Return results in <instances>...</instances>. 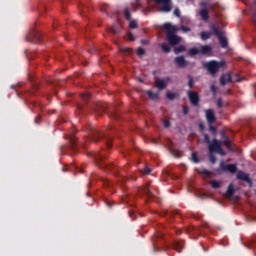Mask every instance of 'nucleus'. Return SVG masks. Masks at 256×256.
<instances>
[{
	"label": "nucleus",
	"instance_id": "nucleus-61",
	"mask_svg": "<svg viewBox=\"0 0 256 256\" xmlns=\"http://www.w3.org/2000/svg\"><path fill=\"white\" fill-rule=\"evenodd\" d=\"M252 243H256V240H255V239H253V240H252Z\"/></svg>",
	"mask_w": 256,
	"mask_h": 256
},
{
	"label": "nucleus",
	"instance_id": "nucleus-7",
	"mask_svg": "<svg viewBox=\"0 0 256 256\" xmlns=\"http://www.w3.org/2000/svg\"><path fill=\"white\" fill-rule=\"evenodd\" d=\"M29 43H39L41 41V33L37 29H32L26 36Z\"/></svg>",
	"mask_w": 256,
	"mask_h": 256
},
{
	"label": "nucleus",
	"instance_id": "nucleus-1",
	"mask_svg": "<svg viewBox=\"0 0 256 256\" xmlns=\"http://www.w3.org/2000/svg\"><path fill=\"white\" fill-rule=\"evenodd\" d=\"M87 130L89 131V134L86 137V141H89L90 143H98V141H101V139H104V143L107 149H111V145L113 143V137H111V134L107 132H103L93 127V125L91 124L87 126Z\"/></svg>",
	"mask_w": 256,
	"mask_h": 256
},
{
	"label": "nucleus",
	"instance_id": "nucleus-3",
	"mask_svg": "<svg viewBox=\"0 0 256 256\" xmlns=\"http://www.w3.org/2000/svg\"><path fill=\"white\" fill-rule=\"evenodd\" d=\"M93 157L95 159V163L97 167L100 169H104V171H107L109 173L110 171H115L117 169V166L112 163H107L105 159H107V156L103 154V152H96L93 154Z\"/></svg>",
	"mask_w": 256,
	"mask_h": 256
},
{
	"label": "nucleus",
	"instance_id": "nucleus-21",
	"mask_svg": "<svg viewBox=\"0 0 256 256\" xmlns=\"http://www.w3.org/2000/svg\"><path fill=\"white\" fill-rule=\"evenodd\" d=\"M199 15L202 21H209V11L206 8L201 9Z\"/></svg>",
	"mask_w": 256,
	"mask_h": 256
},
{
	"label": "nucleus",
	"instance_id": "nucleus-59",
	"mask_svg": "<svg viewBox=\"0 0 256 256\" xmlns=\"http://www.w3.org/2000/svg\"><path fill=\"white\" fill-rule=\"evenodd\" d=\"M253 21L256 24V14L253 16Z\"/></svg>",
	"mask_w": 256,
	"mask_h": 256
},
{
	"label": "nucleus",
	"instance_id": "nucleus-50",
	"mask_svg": "<svg viewBox=\"0 0 256 256\" xmlns=\"http://www.w3.org/2000/svg\"><path fill=\"white\" fill-rule=\"evenodd\" d=\"M163 124L166 129H169V127H171V122H169L168 120H164Z\"/></svg>",
	"mask_w": 256,
	"mask_h": 256
},
{
	"label": "nucleus",
	"instance_id": "nucleus-20",
	"mask_svg": "<svg viewBox=\"0 0 256 256\" xmlns=\"http://www.w3.org/2000/svg\"><path fill=\"white\" fill-rule=\"evenodd\" d=\"M70 147L72 151H77V138L73 135L69 136Z\"/></svg>",
	"mask_w": 256,
	"mask_h": 256
},
{
	"label": "nucleus",
	"instance_id": "nucleus-22",
	"mask_svg": "<svg viewBox=\"0 0 256 256\" xmlns=\"http://www.w3.org/2000/svg\"><path fill=\"white\" fill-rule=\"evenodd\" d=\"M185 51H187V47L185 45H179L177 47H174L175 55H179V53H185Z\"/></svg>",
	"mask_w": 256,
	"mask_h": 256
},
{
	"label": "nucleus",
	"instance_id": "nucleus-36",
	"mask_svg": "<svg viewBox=\"0 0 256 256\" xmlns=\"http://www.w3.org/2000/svg\"><path fill=\"white\" fill-rule=\"evenodd\" d=\"M224 145L228 149V151H233V148L231 147V141L229 139L224 141Z\"/></svg>",
	"mask_w": 256,
	"mask_h": 256
},
{
	"label": "nucleus",
	"instance_id": "nucleus-60",
	"mask_svg": "<svg viewBox=\"0 0 256 256\" xmlns=\"http://www.w3.org/2000/svg\"><path fill=\"white\" fill-rule=\"evenodd\" d=\"M142 43H143L144 45H147V41H146V40H143Z\"/></svg>",
	"mask_w": 256,
	"mask_h": 256
},
{
	"label": "nucleus",
	"instance_id": "nucleus-35",
	"mask_svg": "<svg viewBox=\"0 0 256 256\" xmlns=\"http://www.w3.org/2000/svg\"><path fill=\"white\" fill-rule=\"evenodd\" d=\"M188 87L189 89H193V84L195 83V81L193 80V76L188 75Z\"/></svg>",
	"mask_w": 256,
	"mask_h": 256
},
{
	"label": "nucleus",
	"instance_id": "nucleus-15",
	"mask_svg": "<svg viewBox=\"0 0 256 256\" xmlns=\"http://www.w3.org/2000/svg\"><path fill=\"white\" fill-rule=\"evenodd\" d=\"M206 119L209 125H213V123L217 121V118L215 117V112L213 111V109L206 110Z\"/></svg>",
	"mask_w": 256,
	"mask_h": 256
},
{
	"label": "nucleus",
	"instance_id": "nucleus-42",
	"mask_svg": "<svg viewBox=\"0 0 256 256\" xmlns=\"http://www.w3.org/2000/svg\"><path fill=\"white\" fill-rule=\"evenodd\" d=\"M216 105H217L218 109L223 108V99L218 98Z\"/></svg>",
	"mask_w": 256,
	"mask_h": 256
},
{
	"label": "nucleus",
	"instance_id": "nucleus-38",
	"mask_svg": "<svg viewBox=\"0 0 256 256\" xmlns=\"http://www.w3.org/2000/svg\"><path fill=\"white\" fill-rule=\"evenodd\" d=\"M191 157L194 163H199V156L197 155V153L193 152Z\"/></svg>",
	"mask_w": 256,
	"mask_h": 256
},
{
	"label": "nucleus",
	"instance_id": "nucleus-12",
	"mask_svg": "<svg viewBox=\"0 0 256 256\" xmlns=\"http://www.w3.org/2000/svg\"><path fill=\"white\" fill-rule=\"evenodd\" d=\"M221 147V141L214 139L208 144L209 153H217Z\"/></svg>",
	"mask_w": 256,
	"mask_h": 256
},
{
	"label": "nucleus",
	"instance_id": "nucleus-31",
	"mask_svg": "<svg viewBox=\"0 0 256 256\" xmlns=\"http://www.w3.org/2000/svg\"><path fill=\"white\" fill-rule=\"evenodd\" d=\"M81 99L84 103H87L89 101V99H91V94L90 93H82Z\"/></svg>",
	"mask_w": 256,
	"mask_h": 256
},
{
	"label": "nucleus",
	"instance_id": "nucleus-23",
	"mask_svg": "<svg viewBox=\"0 0 256 256\" xmlns=\"http://www.w3.org/2000/svg\"><path fill=\"white\" fill-rule=\"evenodd\" d=\"M157 239H163V233L157 232L153 238V247L157 251Z\"/></svg>",
	"mask_w": 256,
	"mask_h": 256
},
{
	"label": "nucleus",
	"instance_id": "nucleus-43",
	"mask_svg": "<svg viewBox=\"0 0 256 256\" xmlns=\"http://www.w3.org/2000/svg\"><path fill=\"white\" fill-rule=\"evenodd\" d=\"M209 161L212 162V163H216L217 158L214 156L213 153L209 154Z\"/></svg>",
	"mask_w": 256,
	"mask_h": 256
},
{
	"label": "nucleus",
	"instance_id": "nucleus-57",
	"mask_svg": "<svg viewBox=\"0 0 256 256\" xmlns=\"http://www.w3.org/2000/svg\"><path fill=\"white\" fill-rule=\"evenodd\" d=\"M78 109L80 110V111H83V105H78Z\"/></svg>",
	"mask_w": 256,
	"mask_h": 256
},
{
	"label": "nucleus",
	"instance_id": "nucleus-47",
	"mask_svg": "<svg viewBox=\"0 0 256 256\" xmlns=\"http://www.w3.org/2000/svg\"><path fill=\"white\" fill-rule=\"evenodd\" d=\"M181 31H183L184 33H189V31H191V28L187 26H181Z\"/></svg>",
	"mask_w": 256,
	"mask_h": 256
},
{
	"label": "nucleus",
	"instance_id": "nucleus-8",
	"mask_svg": "<svg viewBox=\"0 0 256 256\" xmlns=\"http://www.w3.org/2000/svg\"><path fill=\"white\" fill-rule=\"evenodd\" d=\"M187 95L191 105H193V107H199V103L201 101V98L199 97V93L189 90Z\"/></svg>",
	"mask_w": 256,
	"mask_h": 256
},
{
	"label": "nucleus",
	"instance_id": "nucleus-51",
	"mask_svg": "<svg viewBox=\"0 0 256 256\" xmlns=\"http://www.w3.org/2000/svg\"><path fill=\"white\" fill-rule=\"evenodd\" d=\"M108 117H113V119H119V116L117 115V113H108Z\"/></svg>",
	"mask_w": 256,
	"mask_h": 256
},
{
	"label": "nucleus",
	"instance_id": "nucleus-5",
	"mask_svg": "<svg viewBox=\"0 0 256 256\" xmlns=\"http://www.w3.org/2000/svg\"><path fill=\"white\" fill-rule=\"evenodd\" d=\"M210 29H211V31H213V34L216 37H218L221 47L223 49H225V47H227L229 45V41L227 40V38L223 37V35H224L223 31H221V29H219L218 26L215 24H212L210 26Z\"/></svg>",
	"mask_w": 256,
	"mask_h": 256
},
{
	"label": "nucleus",
	"instance_id": "nucleus-48",
	"mask_svg": "<svg viewBox=\"0 0 256 256\" xmlns=\"http://www.w3.org/2000/svg\"><path fill=\"white\" fill-rule=\"evenodd\" d=\"M71 169H76V171H81V173H83V170L80 169V168H77V166H75V164H73V165L71 166V168H68L67 171H71Z\"/></svg>",
	"mask_w": 256,
	"mask_h": 256
},
{
	"label": "nucleus",
	"instance_id": "nucleus-10",
	"mask_svg": "<svg viewBox=\"0 0 256 256\" xmlns=\"http://www.w3.org/2000/svg\"><path fill=\"white\" fill-rule=\"evenodd\" d=\"M220 169H222L224 173L235 174V172L237 171V164H225V162H221Z\"/></svg>",
	"mask_w": 256,
	"mask_h": 256
},
{
	"label": "nucleus",
	"instance_id": "nucleus-32",
	"mask_svg": "<svg viewBox=\"0 0 256 256\" xmlns=\"http://www.w3.org/2000/svg\"><path fill=\"white\" fill-rule=\"evenodd\" d=\"M124 17L126 21H131V12L129 11V8L124 9Z\"/></svg>",
	"mask_w": 256,
	"mask_h": 256
},
{
	"label": "nucleus",
	"instance_id": "nucleus-11",
	"mask_svg": "<svg viewBox=\"0 0 256 256\" xmlns=\"http://www.w3.org/2000/svg\"><path fill=\"white\" fill-rule=\"evenodd\" d=\"M94 111L98 113V115H102V113H108L109 111V104L99 102L95 105Z\"/></svg>",
	"mask_w": 256,
	"mask_h": 256
},
{
	"label": "nucleus",
	"instance_id": "nucleus-37",
	"mask_svg": "<svg viewBox=\"0 0 256 256\" xmlns=\"http://www.w3.org/2000/svg\"><path fill=\"white\" fill-rule=\"evenodd\" d=\"M129 27H130V29H137V27H138L137 21L131 20L129 23Z\"/></svg>",
	"mask_w": 256,
	"mask_h": 256
},
{
	"label": "nucleus",
	"instance_id": "nucleus-53",
	"mask_svg": "<svg viewBox=\"0 0 256 256\" xmlns=\"http://www.w3.org/2000/svg\"><path fill=\"white\" fill-rule=\"evenodd\" d=\"M216 153H219V155L225 156V151L223 150V148H221V146H220V149L218 150V152H216Z\"/></svg>",
	"mask_w": 256,
	"mask_h": 256
},
{
	"label": "nucleus",
	"instance_id": "nucleus-62",
	"mask_svg": "<svg viewBox=\"0 0 256 256\" xmlns=\"http://www.w3.org/2000/svg\"><path fill=\"white\" fill-rule=\"evenodd\" d=\"M204 251L207 252V249H205V247H203Z\"/></svg>",
	"mask_w": 256,
	"mask_h": 256
},
{
	"label": "nucleus",
	"instance_id": "nucleus-13",
	"mask_svg": "<svg viewBox=\"0 0 256 256\" xmlns=\"http://www.w3.org/2000/svg\"><path fill=\"white\" fill-rule=\"evenodd\" d=\"M167 81H171L170 77H165L163 79H157L155 81V87H157V89H159V91H163V89L167 88Z\"/></svg>",
	"mask_w": 256,
	"mask_h": 256
},
{
	"label": "nucleus",
	"instance_id": "nucleus-52",
	"mask_svg": "<svg viewBox=\"0 0 256 256\" xmlns=\"http://www.w3.org/2000/svg\"><path fill=\"white\" fill-rule=\"evenodd\" d=\"M210 89H211V91H212V93L215 95V93H217V87L215 86V85H212L211 87H210Z\"/></svg>",
	"mask_w": 256,
	"mask_h": 256
},
{
	"label": "nucleus",
	"instance_id": "nucleus-46",
	"mask_svg": "<svg viewBox=\"0 0 256 256\" xmlns=\"http://www.w3.org/2000/svg\"><path fill=\"white\" fill-rule=\"evenodd\" d=\"M174 15L175 17H181V10H179V8H175Z\"/></svg>",
	"mask_w": 256,
	"mask_h": 256
},
{
	"label": "nucleus",
	"instance_id": "nucleus-30",
	"mask_svg": "<svg viewBox=\"0 0 256 256\" xmlns=\"http://www.w3.org/2000/svg\"><path fill=\"white\" fill-rule=\"evenodd\" d=\"M161 49H162L163 53H171V47L168 46L167 43H162Z\"/></svg>",
	"mask_w": 256,
	"mask_h": 256
},
{
	"label": "nucleus",
	"instance_id": "nucleus-54",
	"mask_svg": "<svg viewBox=\"0 0 256 256\" xmlns=\"http://www.w3.org/2000/svg\"><path fill=\"white\" fill-rule=\"evenodd\" d=\"M208 4H209V3H208L207 1H202V2L200 3V6H201V7H207Z\"/></svg>",
	"mask_w": 256,
	"mask_h": 256
},
{
	"label": "nucleus",
	"instance_id": "nucleus-40",
	"mask_svg": "<svg viewBox=\"0 0 256 256\" xmlns=\"http://www.w3.org/2000/svg\"><path fill=\"white\" fill-rule=\"evenodd\" d=\"M137 55H139V57H143V55H145V49L139 47L137 50Z\"/></svg>",
	"mask_w": 256,
	"mask_h": 256
},
{
	"label": "nucleus",
	"instance_id": "nucleus-63",
	"mask_svg": "<svg viewBox=\"0 0 256 256\" xmlns=\"http://www.w3.org/2000/svg\"><path fill=\"white\" fill-rule=\"evenodd\" d=\"M112 32H113V33H117V32H115V30H112Z\"/></svg>",
	"mask_w": 256,
	"mask_h": 256
},
{
	"label": "nucleus",
	"instance_id": "nucleus-9",
	"mask_svg": "<svg viewBox=\"0 0 256 256\" xmlns=\"http://www.w3.org/2000/svg\"><path fill=\"white\" fill-rule=\"evenodd\" d=\"M157 5H162L161 11L163 13H169L172 9L171 0H154Z\"/></svg>",
	"mask_w": 256,
	"mask_h": 256
},
{
	"label": "nucleus",
	"instance_id": "nucleus-45",
	"mask_svg": "<svg viewBox=\"0 0 256 256\" xmlns=\"http://www.w3.org/2000/svg\"><path fill=\"white\" fill-rule=\"evenodd\" d=\"M204 141L208 145L211 143V138L209 137V134H204Z\"/></svg>",
	"mask_w": 256,
	"mask_h": 256
},
{
	"label": "nucleus",
	"instance_id": "nucleus-25",
	"mask_svg": "<svg viewBox=\"0 0 256 256\" xmlns=\"http://www.w3.org/2000/svg\"><path fill=\"white\" fill-rule=\"evenodd\" d=\"M235 195V188L233 187V184H230L226 191V197H233Z\"/></svg>",
	"mask_w": 256,
	"mask_h": 256
},
{
	"label": "nucleus",
	"instance_id": "nucleus-27",
	"mask_svg": "<svg viewBox=\"0 0 256 256\" xmlns=\"http://www.w3.org/2000/svg\"><path fill=\"white\" fill-rule=\"evenodd\" d=\"M200 50L197 49L196 47H192L188 50V54L190 55V57H195V55H199Z\"/></svg>",
	"mask_w": 256,
	"mask_h": 256
},
{
	"label": "nucleus",
	"instance_id": "nucleus-44",
	"mask_svg": "<svg viewBox=\"0 0 256 256\" xmlns=\"http://www.w3.org/2000/svg\"><path fill=\"white\" fill-rule=\"evenodd\" d=\"M142 174L143 175H150L151 174V170L149 167H145L143 170H142Z\"/></svg>",
	"mask_w": 256,
	"mask_h": 256
},
{
	"label": "nucleus",
	"instance_id": "nucleus-33",
	"mask_svg": "<svg viewBox=\"0 0 256 256\" xmlns=\"http://www.w3.org/2000/svg\"><path fill=\"white\" fill-rule=\"evenodd\" d=\"M147 95H148V97H150V99H159V94L154 93L151 90L147 91Z\"/></svg>",
	"mask_w": 256,
	"mask_h": 256
},
{
	"label": "nucleus",
	"instance_id": "nucleus-41",
	"mask_svg": "<svg viewBox=\"0 0 256 256\" xmlns=\"http://www.w3.org/2000/svg\"><path fill=\"white\" fill-rule=\"evenodd\" d=\"M209 130L211 131V133H213V135H217V127L210 124Z\"/></svg>",
	"mask_w": 256,
	"mask_h": 256
},
{
	"label": "nucleus",
	"instance_id": "nucleus-16",
	"mask_svg": "<svg viewBox=\"0 0 256 256\" xmlns=\"http://www.w3.org/2000/svg\"><path fill=\"white\" fill-rule=\"evenodd\" d=\"M232 81H233V78L231 77V74H222L220 77L221 87H225L227 83H231Z\"/></svg>",
	"mask_w": 256,
	"mask_h": 256
},
{
	"label": "nucleus",
	"instance_id": "nucleus-49",
	"mask_svg": "<svg viewBox=\"0 0 256 256\" xmlns=\"http://www.w3.org/2000/svg\"><path fill=\"white\" fill-rule=\"evenodd\" d=\"M183 115H189V107L183 106Z\"/></svg>",
	"mask_w": 256,
	"mask_h": 256
},
{
	"label": "nucleus",
	"instance_id": "nucleus-18",
	"mask_svg": "<svg viewBox=\"0 0 256 256\" xmlns=\"http://www.w3.org/2000/svg\"><path fill=\"white\" fill-rule=\"evenodd\" d=\"M237 179H239L240 181H245L246 183H250L251 185V178H249V175L248 174H245L244 172L242 171H239L237 173Z\"/></svg>",
	"mask_w": 256,
	"mask_h": 256
},
{
	"label": "nucleus",
	"instance_id": "nucleus-64",
	"mask_svg": "<svg viewBox=\"0 0 256 256\" xmlns=\"http://www.w3.org/2000/svg\"><path fill=\"white\" fill-rule=\"evenodd\" d=\"M35 123H39L37 120H35Z\"/></svg>",
	"mask_w": 256,
	"mask_h": 256
},
{
	"label": "nucleus",
	"instance_id": "nucleus-24",
	"mask_svg": "<svg viewBox=\"0 0 256 256\" xmlns=\"http://www.w3.org/2000/svg\"><path fill=\"white\" fill-rule=\"evenodd\" d=\"M166 97H167V99H169V101H175V99H177V97H179V93H173V92L168 91L166 93Z\"/></svg>",
	"mask_w": 256,
	"mask_h": 256
},
{
	"label": "nucleus",
	"instance_id": "nucleus-56",
	"mask_svg": "<svg viewBox=\"0 0 256 256\" xmlns=\"http://www.w3.org/2000/svg\"><path fill=\"white\" fill-rule=\"evenodd\" d=\"M199 128L201 131H203L205 129V126L203 124H199Z\"/></svg>",
	"mask_w": 256,
	"mask_h": 256
},
{
	"label": "nucleus",
	"instance_id": "nucleus-55",
	"mask_svg": "<svg viewBox=\"0 0 256 256\" xmlns=\"http://www.w3.org/2000/svg\"><path fill=\"white\" fill-rule=\"evenodd\" d=\"M129 41H135L133 34H128Z\"/></svg>",
	"mask_w": 256,
	"mask_h": 256
},
{
	"label": "nucleus",
	"instance_id": "nucleus-2",
	"mask_svg": "<svg viewBox=\"0 0 256 256\" xmlns=\"http://www.w3.org/2000/svg\"><path fill=\"white\" fill-rule=\"evenodd\" d=\"M163 28L166 31V39L172 47H175V45H179L181 43L182 38L177 35V26L171 25V23L164 24Z\"/></svg>",
	"mask_w": 256,
	"mask_h": 256
},
{
	"label": "nucleus",
	"instance_id": "nucleus-34",
	"mask_svg": "<svg viewBox=\"0 0 256 256\" xmlns=\"http://www.w3.org/2000/svg\"><path fill=\"white\" fill-rule=\"evenodd\" d=\"M198 173H200V175H205V177H210L211 176V172L207 169L199 170Z\"/></svg>",
	"mask_w": 256,
	"mask_h": 256
},
{
	"label": "nucleus",
	"instance_id": "nucleus-19",
	"mask_svg": "<svg viewBox=\"0 0 256 256\" xmlns=\"http://www.w3.org/2000/svg\"><path fill=\"white\" fill-rule=\"evenodd\" d=\"M213 53V48L210 45H203L200 47V54L201 55H211Z\"/></svg>",
	"mask_w": 256,
	"mask_h": 256
},
{
	"label": "nucleus",
	"instance_id": "nucleus-29",
	"mask_svg": "<svg viewBox=\"0 0 256 256\" xmlns=\"http://www.w3.org/2000/svg\"><path fill=\"white\" fill-rule=\"evenodd\" d=\"M210 186L212 187V189H221V183L217 180H211Z\"/></svg>",
	"mask_w": 256,
	"mask_h": 256
},
{
	"label": "nucleus",
	"instance_id": "nucleus-58",
	"mask_svg": "<svg viewBox=\"0 0 256 256\" xmlns=\"http://www.w3.org/2000/svg\"><path fill=\"white\" fill-rule=\"evenodd\" d=\"M106 185L107 187H111V183H109V181H106Z\"/></svg>",
	"mask_w": 256,
	"mask_h": 256
},
{
	"label": "nucleus",
	"instance_id": "nucleus-4",
	"mask_svg": "<svg viewBox=\"0 0 256 256\" xmlns=\"http://www.w3.org/2000/svg\"><path fill=\"white\" fill-rule=\"evenodd\" d=\"M226 66L227 64L225 63L224 60H221V61L210 60L208 62L203 63V67L207 69L210 75H217V73H219V70Z\"/></svg>",
	"mask_w": 256,
	"mask_h": 256
},
{
	"label": "nucleus",
	"instance_id": "nucleus-14",
	"mask_svg": "<svg viewBox=\"0 0 256 256\" xmlns=\"http://www.w3.org/2000/svg\"><path fill=\"white\" fill-rule=\"evenodd\" d=\"M174 63L180 69H185V67H187V60L185 59V56H183V55L182 56H177L174 59Z\"/></svg>",
	"mask_w": 256,
	"mask_h": 256
},
{
	"label": "nucleus",
	"instance_id": "nucleus-26",
	"mask_svg": "<svg viewBox=\"0 0 256 256\" xmlns=\"http://www.w3.org/2000/svg\"><path fill=\"white\" fill-rule=\"evenodd\" d=\"M200 37L202 41H207V39H211V32L202 31Z\"/></svg>",
	"mask_w": 256,
	"mask_h": 256
},
{
	"label": "nucleus",
	"instance_id": "nucleus-17",
	"mask_svg": "<svg viewBox=\"0 0 256 256\" xmlns=\"http://www.w3.org/2000/svg\"><path fill=\"white\" fill-rule=\"evenodd\" d=\"M174 251L177 253H181L183 251V247H185V242L184 241H174L172 245Z\"/></svg>",
	"mask_w": 256,
	"mask_h": 256
},
{
	"label": "nucleus",
	"instance_id": "nucleus-28",
	"mask_svg": "<svg viewBox=\"0 0 256 256\" xmlns=\"http://www.w3.org/2000/svg\"><path fill=\"white\" fill-rule=\"evenodd\" d=\"M120 52L123 53V55H133V49L129 47L120 48Z\"/></svg>",
	"mask_w": 256,
	"mask_h": 256
},
{
	"label": "nucleus",
	"instance_id": "nucleus-6",
	"mask_svg": "<svg viewBox=\"0 0 256 256\" xmlns=\"http://www.w3.org/2000/svg\"><path fill=\"white\" fill-rule=\"evenodd\" d=\"M138 193L140 197H147V199H153L155 197V194H153V188H151V184L149 183L143 187H139Z\"/></svg>",
	"mask_w": 256,
	"mask_h": 256
},
{
	"label": "nucleus",
	"instance_id": "nucleus-39",
	"mask_svg": "<svg viewBox=\"0 0 256 256\" xmlns=\"http://www.w3.org/2000/svg\"><path fill=\"white\" fill-rule=\"evenodd\" d=\"M165 215H170V217H173V215H179V210H173L172 212L166 211Z\"/></svg>",
	"mask_w": 256,
	"mask_h": 256
}]
</instances>
